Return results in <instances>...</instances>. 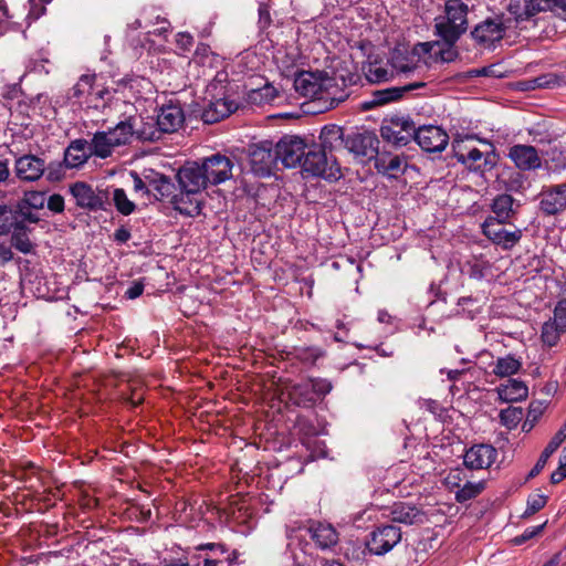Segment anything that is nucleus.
I'll return each instance as SVG.
<instances>
[{"instance_id":"nucleus-56","label":"nucleus","mask_w":566,"mask_h":566,"mask_svg":"<svg viewBox=\"0 0 566 566\" xmlns=\"http://www.w3.org/2000/svg\"><path fill=\"white\" fill-rule=\"evenodd\" d=\"M438 45H436L433 49L438 48V51H434V55L439 56L440 61L442 62H452L458 57V52L454 49V44L444 43L446 48H441L440 43L437 42Z\"/></svg>"},{"instance_id":"nucleus-51","label":"nucleus","mask_w":566,"mask_h":566,"mask_svg":"<svg viewBox=\"0 0 566 566\" xmlns=\"http://www.w3.org/2000/svg\"><path fill=\"white\" fill-rule=\"evenodd\" d=\"M547 503V496L544 494H532L527 499V507L523 514V517L531 516L542 510Z\"/></svg>"},{"instance_id":"nucleus-16","label":"nucleus","mask_w":566,"mask_h":566,"mask_svg":"<svg viewBox=\"0 0 566 566\" xmlns=\"http://www.w3.org/2000/svg\"><path fill=\"white\" fill-rule=\"evenodd\" d=\"M200 161L212 186H218L233 177L234 163L221 153L205 157Z\"/></svg>"},{"instance_id":"nucleus-50","label":"nucleus","mask_w":566,"mask_h":566,"mask_svg":"<svg viewBox=\"0 0 566 566\" xmlns=\"http://www.w3.org/2000/svg\"><path fill=\"white\" fill-rule=\"evenodd\" d=\"M205 97L201 101H192L190 104L184 108L185 122L192 119H200L205 123Z\"/></svg>"},{"instance_id":"nucleus-21","label":"nucleus","mask_w":566,"mask_h":566,"mask_svg":"<svg viewBox=\"0 0 566 566\" xmlns=\"http://www.w3.org/2000/svg\"><path fill=\"white\" fill-rule=\"evenodd\" d=\"M45 160L27 154L18 157L14 161V174L21 181H38L45 174Z\"/></svg>"},{"instance_id":"nucleus-33","label":"nucleus","mask_w":566,"mask_h":566,"mask_svg":"<svg viewBox=\"0 0 566 566\" xmlns=\"http://www.w3.org/2000/svg\"><path fill=\"white\" fill-rule=\"evenodd\" d=\"M28 223L29 221L22 219L10 232L11 245L23 254H29L34 249V244L30 240L32 228H30Z\"/></svg>"},{"instance_id":"nucleus-18","label":"nucleus","mask_w":566,"mask_h":566,"mask_svg":"<svg viewBox=\"0 0 566 566\" xmlns=\"http://www.w3.org/2000/svg\"><path fill=\"white\" fill-rule=\"evenodd\" d=\"M45 190H25L23 196L17 202L18 212L22 214V219L29 223H39L41 218L38 213L39 210L44 208L46 201Z\"/></svg>"},{"instance_id":"nucleus-6","label":"nucleus","mask_w":566,"mask_h":566,"mask_svg":"<svg viewBox=\"0 0 566 566\" xmlns=\"http://www.w3.org/2000/svg\"><path fill=\"white\" fill-rule=\"evenodd\" d=\"M312 177H321L327 181H337L342 177L340 165L337 159L313 143L307 145L302 164L298 166Z\"/></svg>"},{"instance_id":"nucleus-45","label":"nucleus","mask_w":566,"mask_h":566,"mask_svg":"<svg viewBox=\"0 0 566 566\" xmlns=\"http://www.w3.org/2000/svg\"><path fill=\"white\" fill-rule=\"evenodd\" d=\"M510 19H512V25L514 29L521 28L520 24L530 18L526 17V0H524V9H521V0H510L506 7Z\"/></svg>"},{"instance_id":"nucleus-1","label":"nucleus","mask_w":566,"mask_h":566,"mask_svg":"<svg viewBox=\"0 0 566 566\" xmlns=\"http://www.w3.org/2000/svg\"><path fill=\"white\" fill-rule=\"evenodd\" d=\"M345 149L364 163L374 160L377 172L389 178V151L386 146L380 150L375 130L350 128L345 137Z\"/></svg>"},{"instance_id":"nucleus-7","label":"nucleus","mask_w":566,"mask_h":566,"mask_svg":"<svg viewBox=\"0 0 566 566\" xmlns=\"http://www.w3.org/2000/svg\"><path fill=\"white\" fill-rule=\"evenodd\" d=\"M113 187H93L86 181H75L69 186V192L75 199L77 208L86 212L111 211V189Z\"/></svg>"},{"instance_id":"nucleus-53","label":"nucleus","mask_w":566,"mask_h":566,"mask_svg":"<svg viewBox=\"0 0 566 566\" xmlns=\"http://www.w3.org/2000/svg\"><path fill=\"white\" fill-rule=\"evenodd\" d=\"M28 2L30 4V10L27 14L25 20L28 27H30L32 22L36 21L38 19L45 14L46 7L45 4L39 2L38 0H28Z\"/></svg>"},{"instance_id":"nucleus-55","label":"nucleus","mask_w":566,"mask_h":566,"mask_svg":"<svg viewBox=\"0 0 566 566\" xmlns=\"http://www.w3.org/2000/svg\"><path fill=\"white\" fill-rule=\"evenodd\" d=\"M533 82L535 87L551 88L558 86L562 82V77L554 73H547L535 77Z\"/></svg>"},{"instance_id":"nucleus-57","label":"nucleus","mask_w":566,"mask_h":566,"mask_svg":"<svg viewBox=\"0 0 566 566\" xmlns=\"http://www.w3.org/2000/svg\"><path fill=\"white\" fill-rule=\"evenodd\" d=\"M336 328L338 329L333 338L335 342H339V343H347V344H353L355 345L356 342H353L350 339V335H349V327L347 324H345L343 321L340 319H337L336 322Z\"/></svg>"},{"instance_id":"nucleus-14","label":"nucleus","mask_w":566,"mask_h":566,"mask_svg":"<svg viewBox=\"0 0 566 566\" xmlns=\"http://www.w3.org/2000/svg\"><path fill=\"white\" fill-rule=\"evenodd\" d=\"M306 148V139L297 135H283L275 143L279 161L285 168L298 167L302 164Z\"/></svg>"},{"instance_id":"nucleus-39","label":"nucleus","mask_w":566,"mask_h":566,"mask_svg":"<svg viewBox=\"0 0 566 566\" xmlns=\"http://www.w3.org/2000/svg\"><path fill=\"white\" fill-rule=\"evenodd\" d=\"M522 367V361L513 355L499 357L494 364L492 373L501 378L510 377L518 373Z\"/></svg>"},{"instance_id":"nucleus-28","label":"nucleus","mask_w":566,"mask_h":566,"mask_svg":"<svg viewBox=\"0 0 566 566\" xmlns=\"http://www.w3.org/2000/svg\"><path fill=\"white\" fill-rule=\"evenodd\" d=\"M347 132L336 124L324 125L319 133L321 143L318 145L331 155L334 150L345 149Z\"/></svg>"},{"instance_id":"nucleus-48","label":"nucleus","mask_w":566,"mask_h":566,"mask_svg":"<svg viewBox=\"0 0 566 566\" xmlns=\"http://www.w3.org/2000/svg\"><path fill=\"white\" fill-rule=\"evenodd\" d=\"M523 418L522 408L517 407H509L506 409L501 410L500 412V421L503 426L509 429L515 428Z\"/></svg>"},{"instance_id":"nucleus-41","label":"nucleus","mask_w":566,"mask_h":566,"mask_svg":"<svg viewBox=\"0 0 566 566\" xmlns=\"http://www.w3.org/2000/svg\"><path fill=\"white\" fill-rule=\"evenodd\" d=\"M96 83V74H83L77 83L72 87L70 98L80 99L84 95H92Z\"/></svg>"},{"instance_id":"nucleus-49","label":"nucleus","mask_w":566,"mask_h":566,"mask_svg":"<svg viewBox=\"0 0 566 566\" xmlns=\"http://www.w3.org/2000/svg\"><path fill=\"white\" fill-rule=\"evenodd\" d=\"M389 103V87L374 91L370 99L364 101L360 104L363 111H369L380 105Z\"/></svg>"},{"instance_id":"nucleus-35","label":"nucleus","mask_w":566,"mask_h":566,"mask_svg":"<svg viewBox=\"0 0 566 566\" xmlns=\"http://www.w3.org/2000/svg\"><path fill=\"white\" fill-rule=\"evenodd\" d=\"M289 355L304 365L314 366L319 358L326 356V350L318 346H293Z\"/></svg>"},{"instance_id":"nucleus-15","label":"nucleus","mask_w":566,"mask_h":566,"mask_svg":"<svg viewBox=\"0 0 566 566\" xmlns=\"http://www.w3.org/2000/svg\"><path fill=\"white\" fill-rule=\"evenodd\" d=\"M123 119H120L113 128L108 129L109 134L115 137V143L117 145H129L134 136L139 140L154 142L158 139L155 130H151L150 133L146 130V124H144L143 128L136 127V115L123 114Z\"/></svg>"},{"instance_id":"nucleus-5","label":"nucleus","mask_w":566,"mask_h":566,"mask_svg":"<svg viewBox=\"0 0 566 566\" xmlns=\"http://www.w3.org/2000/svg\"><path fill=\"white\" fill-rule=\"evenodd\" d=\"M178 195H182V206L192 208L196 201L195 196L200 195L210 184L203 171L201 161H186L178 168L176 176Z\"/></svg>"},{"instance_id":"nucleus-27","label":"nucleus","mask_w":566,"mask_h":566,"mask_svg":"<svg viewBox=\"0 0 566 566\" xmlns=\"http://www.w3.org/2000/svg\"><path fill=\"white\" fill-rule=\"evenodd\" d=\"M541 210L547 216L557 214L566 209V185L545 190L541 195Z\"/></svg>"},{"instance_id":"nucleus-8","label":"nucleus","mask_w":566,"mask_h":566,"mask_svg":"<svg viewBox=\"0 0 566 566\" xmlns=\"http://www.w3.org/2000/svg\"><path fill=\"white\" fill-rule=\"evenodd\" d=\"M475 139L473 135L465 137H455L452 143V153L458 163L473 172H485L495 166L494 156L490 153H482L476 147L471 146L470 142Z\"/></svg>"},{"instance_id":"nucleus-47","label":"nucleus","mask_w":566,"mask_h":566,"mask_svg":"<svg viewBox=\"0 0 566 566\" xmlns=\"http://www.w3.org/2000/svg\"><path fill=\"white\" fill-rule=\"evenodd\" d=\"M483 489L484 484L482 482H467L460 490L455 492V500L459 503H464L471 499L476 497Z\"/></svg>"},{"instance_id":"nucleus-25","label":"nucleus","mask_w":566,"mask_h":566,"mask_svg":"<svg viewBox=\"0 0 566 566\" xmlns=\"http://www.w3.org/2000/svg\"><path fill=\"white\" fill-rule=\"evenodd\" d=\"M496 450L490 444H475L464 454V464L469 469L489 468L496 458Z\"/></svg>"},{"instance_id":"nucleus-38","label":"nucleus","mask_w":566,"mask_h":566,"mask_svg":"<svg viewBox=\"0 0 566 566\" xmlns=\"http://www.w3.org/2000/svg\"><path fill=\"white\" fill-rule=\"evenodd\" d=\"M388 530L389 525H384L369 533L366 547L370 554L382 556L389 552V541L384 538V534Z\"/></svg>"},{"instance_id":"nucleus-62","label":"nucleus","mask_w":566,"mask_h":566,"mask_svg":"<svg viewBox=\"0 0 566 566\" xmlns=\"http://www.w3.org/2000/svg\"><path fill=\"white\" fill-rule=\"evenodd\" d=\"M551 321L560 325L562 329H566V300L557 303L554 310V318Z\"/></svg>"},{"instance_id":"nucleus-40","label":"nucleus","mask_w":566,"mask_h":566,"mask_svg":"<svg viewBox=\"0 0 566 566\" xmlns=\"http://www.w3.org/2000/svg\"><path fill=\"white\" fill-rule=\"evenodd\" d=\"M279 95L277 90L266 83L262 87L252 88L247 93V102L253 105H262L274 101Z\"/></svg>"},{"instance_id":"nucleus-32","label":"nucleus","mask_w":566,"mask_h":566,"mask_svg":"<svg viewBox=\"0 0 566 566\" xmlns=\"http://www.w3.org/2000/svg\"><path fill=\"white\" fill-rule=\"evenodd\" d=\"M566 439V419L560 429L555 433V436L549 440L542 454L539 455L536 464L528 473V479L535 478L539 472L544 469L549 457L559 448V446Z\"/></svg>"},{"instance_id":"nucleus-36","label":"nucleus","mask_w":566,"mask_h":566,"mask_svg":"<svg viewBox=\"0 0 566 566\" xmlns=\"http://www.w3.org/2000/svg\"><path fill=\"white\" fill-rule=\"evenodd\" d=\"M421 520V512L412 505L403 502H395L391 505V521L405 524H413Z\"/></svg>"},{"instance_id":"nucleus-10","label":"nucleus","mask_w":566,"mask_h":566,"mask_svg":"<svg viewBox=\"0 0 566 566\" xmlns=\"http://www.w3.org/2000/svg\"><path fill=\"white\" fill-rule=\"evenodd\" d=\"M510 29H513L512 19L504 13L493 14L473 27L471 38L481 48L494 49Z\"/></svg>"},{"instance_id":"nucleus-20","label":"nucleus","mask_w":566,"mask_h":566,"mask_svg":"<svg viewBox=\"0 0 566 566\" xmlns=\"http://www.w3.org/2000/svg\"><path fill=\"white\" fill-rule=\"evenodd\" d=\"M505 222H494L493 219H485L482 223L483 234L493 243L501 245L503 249L513 248L522 238V230L515 229L509 231L503 228Z\"/></svg>"},{"instance_id":"nucleus-22","label":"nucleus","mask_w":566,"mask_h":566,"mask_svg":"<svg viewBox=\"0 0 566 566\" xmlns=\"http://www.w3.org/2000/svg\"><path fill=\"white\" fill-rule=\"evenodd\" d=\"M416 142L427 153H440L449 143L448 134L438 126H423L418 128Z\"/></svg>"},{"instance_id":"nucleus-52","label":"nucleus","mask_w":566,"mask_h":566,"mask_svg":"<svg viewBox=\"0 0 566 566\" xmlns=\"http://www.w3.org/2000/svg\"><path fill=\"white\" fill-rule=\"evenodd\" d=\"M150 168L148 167H145L140 172L136 171V170H130L129 171V176L130 178L133 179V184H134V190L136 192H142L144 196H148V181L145 180V172L146 171H149Z\"/></svg>"},{"instance_id":"nucleus-24","label":"nucleus","mask_w":566,"mask_h":566,"mask_svg":"<svg viewBox=\"0 0 566 566\" xmlns=\"http://www.w3.org/2000/svg\"><path fill=\"white\" fill-rule=\"evenodd\" d=\"M507 156L521 170H535L542 165L536 148L530 145H514Z\"/></svg>"},{"instance_id":"nucleus-43","label":"nucleus","mask_w":566,"mask_h":566,"mask_svg":"<svg viewBox=\"0 0 566 566\" xmlns=\"http://www.w3.org/2000/svg\"><path fill=\"white\" fill-rule=\"evenodd\" d=\"M300 545H301L302 553L304 555H306V556H310L311 560H304V562L301 563V562H298V556L294 555V562H295L296 566H337V565H344L339 560H335V559L328 560V559L323 558V557L313 558L312 552L310 551L311 549V544L307 543V542H304V543L301 542Z\"/></svg>"},{"instance_id":"nucleus-9","label":"nucleus","mask_w":566,"mask_h":566,"mask_svg":"<svg viewBox=\"0 0 566 566\" xmlns=\"http://www.w3.org/2000/svg\"><path fill=\"white\" fill-rule=\"evenodd\" d=\"M332 389L331 380L313 377L293 385L289 391V398L293 405L311 409L321 403Z\"/></svg>"},{"instance_id":"nucleus-42","label":"nucleus","mask_w":566,"mask_h":566,"mask_svg":"<svg viewBox=\"0 0 566 566\" xmlns=\"http://www.w3.org/2000/svg\"><path fill=\"white\" fill-rule=\"evenodd\" d=\"M111 196H113V203L120 214L129 216L135 212L137 207L128 199L126 191L123 188L111 189Z\"/></svg>"},{"instance_id":"nucleus-34","label":"nucleus","mask_w":566,"mask_h":566,"mask_svg":"<svg viewBox=\"0 0 566 566\" xmlns=\"http://www.w3.org/2000/svg\"><path fill=\"white\" fill-rule=\"evenodd\" d=\"M514 202L515 200L511 195L503 193L496 196L491 205L494 217H489L488 219H493L494 222H509L511 217L516 212Z\"/></svg>"},{"instance_id":"nucleus-19","label":"nucleus","mask_w":566,"mask_h":566,"mask_svg":"<svg viewBox=\"0 0 566 566\" xmlns=\"http://www.w3.org/2000/svg\"><path fill=\"white\" fill-rule=\"evenodd\" d=\"M370 50L367 53V60L363 63V72L370 83H381L388 80L387 66L389 65V57L385 52H380L368 43Z\"/></svg>"},{"instance_id":"nucleus-58","label":"nucleus","mask_w":566,"mask_h":566,"mask_svg":"<svg viewBox=\"0 0 566 566\" xmlns=\"http://www.w3.org/2000/svg\"><path fill=\"white\" fill-rule=\"evenodd\" d=\"M423 86H424L423 82H415V83L407 84L403 86L391 87V102L399 101L400 98H402L405 93L410 92L416 88H419V87H423Z\"/></svg>"},{"instance_id":"nucleus-2","label":"nucleus","mask_w":566,"mask_h":566,"mask_svg":"<svg viewBox=\"0 0 566 566\" xmlns=\"http://www.w3.org/2000/svg\"><path fill=\"white\" fill-rule=\"evenodd\" d=\"M145 180L148 181V196L147 198L151 202H165L169 201L172 208L179 213L188 217L199 216L202 210L203 202L196 201L192 208L182 206V195L176 192L177 185L174 182L171 177L150 168L146 171Z\"/></svg>"},{"instance_id":"nucleus-64","label":"nucleus","mask_w":566,"mask_h":566,"mask_svg":"<svg viewBox=\"0 0 566 566\" xmlns=\"http://www.w3.org/2000/svg\"><path fill=\"white\" fill-rule=\"evenodd\" d=\"M177 46L184 51H188L193 44V36L188 32H179L176 39Z\"/></svg>"},{"instance_id":"nucleus-44","label":"nucleus","mask_w":566,"mask_h":566,"mask_svg":"<svg viewBox=\"0 0 566 566\" xmlns=\"http://www.w3.org/2000/svg\"><path fill=\"white\" fill-rule=\"evenodd\" d=\"M565 332L556 322L547 321L542 327V340L548 346H555Z\"/></svg>"},{"instance_id":"nucleus-23","label":"nucleus","mask_w":566,"mask_h":566,"mask_svg":"<svg viewBox=\"0 0 566 566\" xmlns=\"http://www.w3.org/2000/svg\"><path fill=\"white\" fill-rule=\"evenodd\" d=\"M238 108L239 105L234 101L228 99L226 96H212L210 99L205 97V112L202 113L205 124L218 123L229 117Z\"/></svg>"},{"instance_id":"nucleus-3","label":"nucleus","mask_w":566,"mask_h":566,"mask_svg":"<svg viewBox=\"0 0 566 566\" xmlns=\"http://www.w3.org/2000/svg\"><path fill=\"white\" fill-rule=\"evenodd\" d=\"M469 7L461 0H447L444 15L434 19V34L443 43L455 44L468 30Z\"/></svg>"},{"instance_id":"nucleus-29","label":"nucleus","mask_w":566,"mask_h":566,"mask_svg":"<svg viewBox=\"0 0 566 566\" xmlns=\"http://www.w3.org/2000/svg\"><path fill=\"white\" fill-rule=\"evenodd\" d=\"M417 130L410 119L391 117V144L398 147L416 140Z\"/></svg>"},{"instance_id":"nucleus-54","label":"nucleus","mask_w":566,"mask_h":566,"mask_svg":"<svg viewBox=\"0 0 566 566\" xmlns=\"http://www.w3.org/2000/svg\"><path fill=\"white\" fill-rule=\"evenodd\" d=\"M258 27L260 32H264L272 24L270 6L266 2H260L258 9Z\"/></svg>"},{"instance_id":"nucleus-31","label":"nucleus","mask_w":566,"mask_h":566,"mask_svg":"<svg viewBox=\"0 0 566 566\" xmlns=\"http://www.w3.org/2000/svg\"><path fill=\"white\" fill-rule=\"evenodd\" d=\"M500 400L504 402H517L527 398L528 387L522 380L509 379L496 388Z\"/></svg>"},{"instance_id":"nucleus-13","label":"nucleus","mask_w":566,"mask_h":566,"mask_svg":"<svg viewBox=\"0 0 566 566\" xmlns=\"http://www.w3.org/2000/svg\"><path fill=\"white\" fill-rule=\"evenodd\" d=\"M87 145V140L83 138L72 140L64 150L63 160L51 161L46 165V180L59 182L65 177V169L82 167L90 159V155H73V150H83Z\"/></svg>"},{"instance_id":"nucleus-30","label":"nucleus","mask_w":566,"mask_h":566,"mask_svg":"<svg viewBox=\"0 0 566 566\" xmlns=\"http://www.w3.org/2000/svg\"><path fill=\"white\" fill-rule=\"evenodd\" d=\"M115 147L119 145L115 143V137L109 134V130H98L93 135L88 155L105 159L112 155Z\"/></svg>"},{"instance_id":"nucleus-11","label":"nucleus","mask_w":566,"mask_h":566,"mask_svg":"<svg viewBox=\"0 0 566 566\" xmlns=\"http://www.w3.org/2000/svg\"><path fill=\"white\" fill-rule=\"evenodd\" d=\"M247 155L251 171L260 178L270 177L279 161L275 144L270 139L250 144Z\"/></svg>"},{"instance_id":"nucleus-59","label":"nucleus","mask_w":566,"mask_h":566,"mask_svg":"<svg viewBox=\"0 0 566 566\" xmlns=\"http://www.w3.org/2000/svg\"><path fill=\"white\" fill-rule=\"evenodd\" d=\"M46 206L53 213H62L65 209L64 198L60 193H53L46 198Z\"/></svg>"},{"instance_id":"nucleus-63","label":"nucleus","mask_w":566,"mask_h":566,"mask_svg":"<svg viewBox=\"0 0 566 566\" xmlns=\"http://www.w3.org/2000/svg\"><path fill=\"white\" fill-rule=\"evenodd\" d=\"M143 281H134L132 285L126 290L125 297L128 300H135L139 297L144 292Z\"/></svg>"},{"instance_id":"nucleus-12","label":"nucleus","mask_w":566,"mask_h":566,"mask_svg":"<svg viewBox=\"0 0 566 566\" xmlns=\"http://www.w3.org/2000/svg\"><path fill=\"white\" fill-rule=\"evenodd\" d=\"M438 43H417L412 48L405 44L397 45L391 50V71L399 73H409L416 70L422 57L430 54ZM394 73L391 72V76Z\"/></svg>"},{"instance_id":"nucleus-61","label":"nucleus","mask_w":566,"mask_h":566,"mask_svg":"<svg viewBox=\"0 0 566 566\" xmlns=\"http://www.w3.org/2000/svg\"><path fill=\"white\" fill-rule=\"evenodd\" d=\"M544 526H545V523L542 524V525H537V526H533V527L526 528L523 532V534L514 537L513 543L515 545H521V544L525 543L526 541H528V539L533 538L534 536L538 535L543 531Z\"/></svg>"},{"instance_id":"nucleus-26","label":"nucleus","mask_w":566,"mask_h":566,"mask_svg":"<svg viewBox=\"0 0 566 566\" xmlns=\"http://www.w3.org/2000/svg\"><path fill=\"white\" fill-rule=\"evenodd\" d=\"M307 532L315 546L322 551L331 549L339 541L338 533L332 524L313 522Z\"/></svg>"},{"instance_id":"nucleus-37","label":"nucleus","mask_w":566,"mask_h":566,"mask_svg":"<svg viewBox=\"0 0 566 566\" xmlns=\"http://www.w3.org/2000/svg\"><path fill=\"white\" fill-rule=\"evenodd\" d=\"M22 220L18 212L17 202L13 205L0 203V235H8Z\"/></svg>"},{"instance_id":"nucleus-17","label":"nucleus","mask_w":566,"mask_h":566,"mask_svg":"<svg viewBox=\"0 0 566 566\" xmlns=\"http://www.w3.org/2000/svg\"><path fill=\"white\" fill-rule=\"evenodd\" d=\"M185 123V114L184 107L181 106L179 101L170 99L167 104H164L159 108V113L157 115L156 125L157 133H175L177 132L182 124Z\"/></svg>"},{"instance_id":"nucleus-60","label":"nucleus","mask_w":566,"mask_h":566,"mask_svg":"<svg viewBox=\"0 0 566 566\" xmlns=\"http://www.w3.org/2000/svg\"><path fill=\"white\" fill-rule=\"evenodd\" d=\"M117 92L115 88L102 87L97 91L93 90V94L95 99L103 102V106H107L114 98V94Z\"/></svg>"},{"instance_id":"nucleus-46","label":"nucleus","mask_w":566,"mask_h":566,"mask_svg":"<svg viewBox=\"0 0 566 566\" xmlns=\"http://www.w3.org/2000/svg\"><path fill=\"white\" fill-rule=\"evenodd\" d=\"M548 10H557V0H526V17L530 19Z\"/></svg>"},{"instance_id":"nucleus-4","label":"nucleus","mask_w":566,"mask_h":566,"mask_svg":"<svg viewBox=\"0 0 566 566\" xmlns=\"http://www.w3.org/2000/svg\"><path fill=\"white\" fill-rule=\"evenodd\" d=\"M294 88L302 96L322 97L324 93L331 95L332 101L343 102L348 97V93L343 90L337 95L333 92L337 85V76H329L325 71H300L294 78Z\"/></svg>"}]
</instances>
